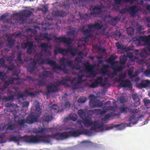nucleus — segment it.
<instances>
[{"label":"nucleus","mask_w":150,"mask_h":150,"mask_svg":"<svg viewBox=\"0 0 150 150\" xmlns=\"http://www.w3.org/2000/svg\"><path fill=\"white\" fill-rule=\"evenodd\" d=\"M33 13L30 10H25L19 13L12 14L10 18H7L4 26L6 28L11 27H17L18 25L25 23L27 21V18L30 17L33 15Z\"/></svg>","instance_id":"nucleus-1"},{"label":"nucleus","mask_w":150,"mask_h":150,"mask_svg":"<svg viewBox=\"0 0 150 150\" xmlns=\"http://www.w3.org/2000/svg\"><path fill=\"white\" fill-rule=\"evenodd\" d=\"M79 116L83 120V123L86 127H88L92 126L91 127L89 131L93 130L96 131L97 129L103 130L104 124L103 123H100L98 121H92L89 119L88 115L86 116V113L83 109H80L77 112Z\"/></svg>","instance_id":"nucleus-2"},{"label":"nucleus","mask_w":150,"mask_h":150,"mask_svg":"<svg viewBox=\"0 0 150 150\" xmlns=\"http://www.w3.org/2000/svg\"><path fill=\"white\" fill-rule=\"evenodd\" d=\"M9 139L10 141H13L15 142L22 141L27 143H40L39 135H25L22 137L20 135H12L10 136Z\"/></svg>","instance_id":"nucleus-3"},{"label":"nucleus","mask_w":150,"mask_h":150,"mask_svg":"<svg viewBox=\"0 0 150 150\" xmlns=\"http://www.w3.org/2000/svg\"><path fill=\"white\" fill-rule=\"evenodd\" d=\"M69 131V132H64L62 133L57 132L53 134H43L42 135H39V143L46 142L49 143L51 142V139H56L59 140V137H64L68 138L70 137Z\"/></svg>","instance_id":"nucleus-4"},{"label":"nucleus","mask_w":150,"mask_h":150,"mask_svg":"<svg viewBox=\"0 0 150 150\" xmlns=\"http://www.w3.org/2000/svg\"><path fill=\"white\" fill-rule=\"evenodd\" d=\"M103 27L102 24H100L99 23H96L94 24L89 23L87 25L88 29H86L83 30V33L84 35H89V38H90L93 36L92 30V29H101Z\"/></svg>","instance_id":"nucleus-5"},{"label":"nucleus","mask_w":150,"mask_h":150,"mask_svg":"<svg viewBox=\"0 0 150 150\" xmlns=\"http://www.w3.org/2000/svg\"><path fill=\"white\" fill-rule=\"evenodd\" d=\"M66 59L64 57H63L59 60V62L61 64V65H63L64 67L63 68L62 67L61 65H57L56 62L54 61L53 69L62 71L64 74H69V71L68 69L66 68L67 65L66 63Z\"/></svg>","instance_id":"nucleus-6"},{"label":"nucleus","mask_w":150,"mask_h":150,"mask_svg":"<svg viewBox=\"0 0 150 150\" xmlns=\"http://www.w3.org/2000/svg\"><path fill=\"white\" fill-rule=\"evenodd\" d=\"M64 81L62 80L57 81L54 84L50 83V85L47 86V91L46 92L47 94H50L52 92H55L58 91L57 87L60 85H63V83H64Z\"/></svg>","instance_id":"nucleus-7"},{"label":"nucleus","mask_w":150,"mask_h":150,"mask_svg":"<svg viewBox=\"0 0 150 150\" xmlns=\"http://www.w3.org/2000/svg\"><path fill=\"white\" fill-rule=\"evenodd\" d=\"M85 67V71L88 73L91 76L95 77L96 74L95 71L93 70L95 66L94 65H91L90 62H86L84 64Z\"/></svg>","instance_id":"nucleus-8"},{"label":"nucleus","mask_w":150,"mask_h":150,"mask_svg":"<svg viewBox=\"0 0 150 150\" xmlns=\"http://www.w3.org/2000/svg\"><path fill=\"white\" fill-rule=\"evenodd\" d=\"M40 115L31 112L26 117V122L28 124H33L34 122H38V118Z\"/></svg>","instance_id":"nucleus-9"},{"label":"nucleus","mask_w":150,"mask_h":150,"mask_svg":"<svg viewBox=\"0 0 150 150\" xmlns=\"http://www.w3.org/2000/svg\"><path fill=\"white\" fill-rule=\"evenodd\" d=\"M70 133V137L73 136L75 137L79 136L80 135L82 134H86L91 135L92 133L90 131L87 129L81 131L80 129H77V130H74V131H69Z\"/></svg>","instance_id":"nucleus-10"},{"label":"nucleus","mask_w":150,"mask_h":150,"mask_svg":"<svg viewBox=\"0 0 150 150\" xmlns=\"http://www.w3.org/2000/svg\"><path fill=\"white\" fill-rule=\"evenodd\" d=\"M103 10L102 8L99 5H96L91 11V13L92 16L96 17H100L102 16Z\"/></svg>","instance_id":"nucleus-11"},{"label":"nucleus","mask_w":150,"mask_h":150,"mask_svg":"<svg viewBox=\"0 0 150 150\" xmlns=\"http://www.w3.org/2000/svg\"><path fill=\"white\" fill-rule=\"evenodd\" d=\"M43 54L40 52L38 54V55L40 56V58L38 59L37 62L39 64H47L50 65L51 66L53 67L54 60L50 59V58H47L46 59H43L42 58Z\"/></svg>","instance_id":"nucleus-12"},{"label":"nucleus","mask_w":150,"mask_h":150,"mask_svg":"<svg viewBox=\"0 0 150 150\" xmlns=\"http://www.w3.org/2000/svg\"><path fill=\"white\" fill-rule=\"evenodd\" d=\"M103 79L101 77H97L96 79L91 84L88 83H86V86L89 88H95L98 87V84L102 83Z\"/></svg>","instance_id":"nucleus-13"},{"label":"nucleus","mask_w":150,"mask_h":150,"mask_svg":"<svg viewBox=\"0 0 150 150\" xmlns=\"http://www.w3.org/2000/svg\"><path fill=\"white\" fill-rule=\"evenodd\" d=\"M54 40L56 42H64L67 45L71 43L72 40L70 38H67L65 36H61V37H54Z\"/></svg>","instance_id":"nucleus-14"},{"label":"nucleus","mask_w":150,"mask_h":150,"mask_svg":"<svg viewBox=\"0 0 150 150\" xmlns=\"http://www.w3.org/2000/svg\"><path fill=\"white\" fill-rule=\"evenodd\" d=\"M136 85L137 87L139 88H146L150 85V81L149 80H142L140 83H136Z\"/></svg>","instance_id":"nucleus-15"},{"label":"nucleus","mask_w":150,"mask_h":150,"mask_svg":"<svg viewBox=\"0 0 150 150\" xmlns=\"http://www.w3.org/2000/svg\"><path fill=\"white\" fill-rule=\"evenodd\" d=\"M139 38L146 43L148 50L150 51V34L147 36H141Z\"/></svg>","instance_id":"nucleus-16"},{"label":"nucleus","mask_w":150,"mask_h":150,"mask_svg":"<svg viewBox=\"0 0 150 150\" xmlns=\"http://www.w3.org/2000/svg\"><path fill=\"white\" fill-rule=\"evenodd\" d=\"M37 62L34 60L29 64V66L27 68V70L30 73L33 72L37 68Z\"/></svg>","instance_id":"nucleus-17"},{"label":"nucleus","mask_w":150,"mask_h":150,"mask_svg":"<svg viewBox=\"0 0 150 150\" xmlns=\"http://www.w3.org/2000/svg\"><path fill=\"white\" fill-rule=\"evenodd\" d=\"M137 6L136 5H133L132 6H129L128 8V11L131 16H135L136 14L137 13L138 10H137Z\"/></svg>","instance_id":"nucleus-18"},{"label":"nucleus","mask_w":150,"mask_h":150,"mask_svg":"<svg viewBox=\"0 0 150 150\" xmlns=\"http://www.w3.org/2000/svg\"><path fill=\"white\" fill-rule=\"evenodd\" d=\"M66 49H63L61 47H55L54 50V55H57L59 54H61L63 55H66Z\"/></svg>","instance_id":"nucleus-19"},{"label":"nucleus","mask_w":150,"mask_h":150,"mask_svg":"<svg viewBox=\"0 0 150 150\" xmlns=\"http://www.w3.org/2000/svg\"><path fill=\"white\" fill-rule=\"evenodd\" d=\"M132 98L134 101V106L135 107H137L140 104V99H139L138 96L137 94L132 95Z\"/></svg>","instance_id":"nucleus-20"},{"label":"nucleus","mask_w":150,"mask_h":150,"mask_svg":"<svg viewBox=\"0 0 150 150\" xmlns=\"http://www.w3.org/2000/svg\"><path fill=\"white\" fill-rule=\"evenodd\" d=\"M120 86L122 87H124V88H126V87H131L132 86V84L130 81L128 79L122 81L121 82H120Z\"/></svg>","instance_id":"nucleus-21"},{"label":"nucleus","mask_w":150,"mask_h":150,"mask_svg":"<svg viewBox=\"0 0 150 150\" xmlns=\"http://www.w3.org/2000/svg\"><path fill=\"white\" fill-rule=\"evenodd\" d=\"M52 75V74L49 71H44L42 72V74L39 75V78L43 79H45L48 77H51Z\"/></svg>","instance_id":"nucleus-22"},{"label":"nucleus","mask_w":150,"mask_h":150,"mask_svg":"<svg viewBox=\"0 0 150 150\" xmlns=\"http://www.w3.org/2000/svg\"><path fill=\"white\" fill-rule=\"evenodd\" d=\"M120 19L121 17L120 16H117L115 17L112 18L109 21V23L112 25H115L120 20Z\"/></svg>","instance_id":"nucleus-23"},{"label":"nucleus","mask_w":150,"mask_h":150,"mask_svg":"<svg viewBox=\"0 0 150 150\" xmlns=\"http://www.w3.org/2000/svg\"><path fill=\"white\" fill-rule=\"evenodd\" d=\"M42 50H43L45 52H48V50L51 49V46H49L48 44L45 43V42H42L40 45Z\"/></svg>","instance_id":"nucleus-24"},{"label":"nucleus","mask_w":150,"mask_h":150,"mask_svg":"<svg viewBox=\"0 0 150 150\" xmlns=\"http://www.w3.org/2000/svg\"><path fill=\"white\" fill-rule=\"evenodd\" d=\"M67 50V51L66 50V55L70 52V53L71 54L72 56L74 57L76 55V52L77 49L76 48L74 49V48H67L66 49Z\"/></svg>","instance_id":"nucleus-25"},{"label":"nucleus","mask_w":150,"mask_h":150,"mask_svg":"<svg viewBox=\"0 0 150 150\" xmlns=\"http://www.w3.org/2000/svg\"><path fill=\"white\" fill-rule=\"evenodd\" d=\"M77 79L78 80V82L80 85H81L82 82L85 81L87 80V79L84 74L79 75L77 78Z\"/></svg>","instance_id":"nucleus-26"},{"label":"nucleus","mask_w":150,"mask_h":150,"mask_svg":"<svg viewBox=\"0 0 150 150\" xmlns=\"http://www.w3.org/2000/svg\"><path fill=\"white\" fill-rule=\"evenodd\" d=\"M71 4H72L71 0H64V2L63 3V5L66 9H68Z\"/></svg>","instance_id":"nucleus-27"},{"label":"nucleus","mask_w":150,"mask_h":150,"mask_svg":"<svg viewBox=\"0 0 150 150\" xmlns=\"http://www.w3.org/2000/svg\"><path fill=\"white\" fill-rule=\"evenodd\" d=\"M116 58V57H115L114 55H111L108 59V62L111 64L112 68L115 65L116 62H114V60Z\"/></svg>","instance_id":"nucleus-28"},{"label":"nucleus","mask_w":150,"mask_h":150,"mask_svg":"<svg viewBox=\"0 0 150 150\" xmlns=\"http://www.w3.org/2000/svg\"><path fill=\"white\" fill-rule=\"evenodd\" d=\"M18 124L21 127H23L26 128L28 127V125L26 124V119H23L20 120L18 121Z\"/></svg>","instance_id":"nucleus-29"},{"label":"nucleus","mask_w":150,"mask_h":150,"mask_svg":"<svg viewBox=\"0 0 150 150\" xmlns=\"http://www.w3.org/2000/svg\"><path fill=\"white\" fill-rule=\"evenodd\" d=\"M103 67L100 69V72L101 74H103V75H105L107 73L108 69L109 68V67L108 65L104 64V65H103Z\"/></svg>","instance_id":"nucleus-30"},{"label":"nucleus","mask_w":150,"mask_h":150,"mask_svg":"<svg viewBox=\"0 0 150 150\" xmlns=\"http://www.w3.org/2000/svg\"><path fill=\"white\" fill-rule=\"evenodd\" d=\"M96 0H79V7L85 6L88 2L90 1H95Z\"/></svg>","instance_id":"nucleus-31"},{"label":"nucleus","mask_w":150,"mask_h":150,"mask_svg":"<svg viewBox=\"0 0 150 150\" xmlns=\"http://www.w3.org/2000/svg\"><path fill=\"white\" fill-rule=\"evenodd\" d=\"M6 41L8 42V46L10 48L13 47L15 42V40H13L11 37H8L6 39Z\"/></svg>","instance_id":"nucleus-32"},{"label":"nucleus","mask_w":150,"mask_h":150,"mask_svg":"<svg viewBox=\"0 0 150 150\" xmlns=\"http://www.w3.org/2000/svg\"><path fill=\"white\" fill-rule=\"evenodd\" d=\"M127 60V57L125 55H123L120 57V64L121 65L125 64Z\"/></svg>","instance_id":"nucleus-33"},{"label":"nucleus","mask_w":150,"mask_h":150,"mask_svg":"<svg viewBox=\"0 0 150 150\" xmlns=\"http://www.w3.org/2000/svg\"><path fill=\"white\" fill-rule=\"evenodd\" d=\"M76 80V78H73L72 79H71V77L68 76H66L63 78L62 81H64V83L62 84V85H65L66 84L67 81H75Z\"/></svg>","instance_id":"nucleus-34"},{"label":"nucleus","mask_w":150,"mask_h":150,"mask_svg":"<svg viewBox=\"0 0 150 150\" xmlns=\"http://www.w3.org/2000/svg\"><path fill=\"white\" fill-rule=\"evenodd\" d=\"M129 120L130 122L132 124H136L138 121V118L135 117L134 115H132L130 116L129 118Z\"/></svg>","instance_id":"nucleus-35"},{"label":"nucleus","mask_w":150,"mask_h":150,"mask_svg":"<svg viewBox=\"0 0 150 150\" xmlns=\"http://www.w3.org/2000/svg\"><path fill=\"white\" fill-rule=\"evenodd\" d=\"M53 118L52 116L51 115H45L42 118L43 120L45 122H49V121H51Z\"/></svg>","instance_id":"nucleus-36"},{"label":"nucleus","mask_w":150,"mask_h":150,"mask_svg":"<svg viewBox=\"0 0 150 150\" xmlns=\"http://www.w3.org/2000/svg\"><path fill=\"white\" fill-rule=\"evenodd\" d=\"M13 83L14 81L13 80H10L8 81H6L4 83L3 88H6L10 84H13Z\"/></svg>","instance_id":"nucleus-37"},{"label":"nucleus","mask_w":150,"mask_h":150,"mask_svg":"<svg viewBox=\"0 0 150 150\" xmlns=\"http://www.w3.org/2000/svg\"><path fill=\"white\" fill-rule=\"evenodd\" d=\"M126 74L125 73H121L119 74V79H116V81L117 82L119 83V85H120V83L122 81V79H123V78H125L126 77Z\"/></svg>","instance_id":"nucleus-38"},{"label":"nucleus","mask_w":150,"mask_h":150,"mask_svg":"<svg viewBox=\"0 0 150 150\" xmlns=\"http://www.w3.org/2000/svg\"><path fill=\"white\" fill-rule=\"evenodd\" d=\"M49 34L48 33H41L40 34V36L43 37L44 38L46 39L47 41H50L52 40V39L50 37L48 36Z\"/></svg>","instance_id":"nucleus-39"},{"label":"nucleus","mask_w":150,"mask_h":150,"mask_svg":"<svg viewBox=\"0 0 150 150\" xmlns=\"http://www.w3.org/2000/svg\"><path fill=\"white\" fill-rule=\"evenodd\" d=\"M145 106L147 108H150V100L145 98L143 100Z\"/></svg>","instance_id":"nucleus-40"},{"label":"nucleus","mask_w":150,"mask_h":150,"mask_svg":"<svg viewBox=\"0 0 150 150\" xmlns=\"http://www.w3.org/2000/svg\"><path fill=\"white\" fill-rule=\"evenodd\" d=\"M12 80H13L14 83V80H18V79H19V74H16V72H13V73L12 74Z\"/></svg>","instance_id":"nucleus-41"},{"label":"nucleus","mask_w":150,"mask_h":150,"mask_svg":"<svg viewBox=\"0 0 150 150\" xmlns=\"http://www.w3.org/2000/svg\"><path fill=\"white\" fill-rule=\"evenodd\" d=\"M81 87L79 83L78 82V80H77L76 82L74 83L72 86L73 89H78V88H81Z\"/></svg>","instance_id":"nucleus-42"},{"label":"nucleus","mask_w":150,"mask_h":150,"mask_svg":"<svg viewBox=\"0 0 150 150\" xmlns=\"http://www.w3.org/2000/svg\"><path fill=\"white\" fill-rule=\"evenodd\" d=\"M68 33L69 34L71 35H74L76 31L75 28L72 27H70Z\"/></svg>","instance_id":"nucleus-43"},{"label":"nucleus","mask_w":150,"mask_h":150,"mask_svg":"<svg viewBox=\"0 0 150 150\" xmlns=\"http://www.w3.org/2000/svg\"><path fill=\"white\" fill-rule=\"evenodd\" d=\"M133 69H128V70L127 71V73L128 75L129 76L131 77H134L135 75H134V74H133Z\"/></svg>","instance_id":"nucleus-44"},{"label":"nucleus","mask_w":150,"mask_h":150,"mask_svg":"<svg viewBox=\"0 0 150 150\" xmlns=\"http://www.w3.org/2000/svg\"><path fill=\"white\" fill-rule=\"evenodd\" d=\"M134 29L132 28H128L127 29V32L128 35H132L134 33Z\"/></svg>","instance_id":"nucleus-45"},{"label":"nucleus","mask_w":150,"mask_h":150,"mask_svg":"<svg viewBox=\"0 0 150 150\" xmlns=\"http://www.w3.org/2000/svg\"><path fill=\"white\" fill-rule=\"evenodd\" d=\"M25 92L26 94L28 95V96H35V95H37V92H29V91L28 89H25Z\"/></svg>","instance_id":"nucleus-46"},{"label":"nucleus","mask_w":150,"mask_h":150,"mask_svg":"<svg viewBox=\"0 0 150 150\" xmlns=\"http://www.w3.org/2000/svg\"><path fill=\"white\" fill-rule=\"evenodd\" d=\"M93 47L95 48L98 50V51H102L103 52H105L106 51V50L105 49L102 48L100 46H98L96 45V46H94Z\"/></svg>","instance_id":"nucleus-47"},{"label":"nucleus","mask_w":150,"mask_h":150,"mask_svg":"<svg viewBox=\"0 0 150 150\" xmlns=\"http://www.w3.org/2000/svg\"><path fill=\"white\" fill-rule=\"evenodd\" d=\"M73 69L79 71V73H82L84 71L83 69H81V67L79 66H75L73 67Z\"/></svg>","instance_id":"nucleus-48"},{"label":"nucleus","mask_w":150,"mask_h":150,"mask_svg":"<svg viewBox=\"0 0 150 150\" xmlns=\"http://www.w3.org/2000/svg\"><path fill=\"white\" fill-rule=\"evenodd\" d=\"M8 133L7 132H6L5 133H3L0 134V143H3L4 142L3 141V139L5 138L6 136V134Z\"/></svg>","instance_id":"nucleus-49"},{"label":"nucleus","mask_w":150,"mask_h":150,"mask_svg":"<svg viewBox=\"0 0 150 150\" xmlns=\"http://www.w3.org/2000/svg\"><path fill=\"white\" fill-rule=\"evenodd\" d=\"M87 100L86 97H80L78 100V102L80 103H84Z\"/></svg>","instance_id":"nucleus-50"},{"label":"nucleus","mask_w":150,"mask_h":150,"mask_svg":"<svg viewBox=\"0 0 150 150\" xmlns=\"http://www.w3.org/2000/svg\"><path fill=\"white\" fill-rule=\"evenodd\" d=\"M24 44L25 45V47H24L25 49L28 46L31 47L32 48H33V43L32 42H27V43H24Z\"/></svg>","instance_id":"nucleus-51"},{"label":"nucleus","mask_w":150,"mask_h":150,"mask_svg":"<svg viewBox=\"0 0 150 150\" xmlns=\"http://www.w3.org/2000/svg\"><path fill=\"white\" fill-rule=\"evenodd\" d=\"M64 12L63 11H57L55 12L56 14L59 16L63 17L64 16Z\"/></svg>","instance_id":"nucleus-52"},{"label":"nucleus","mask_w":150,"mask_h":150,"mask_svg":"<svg viewBox=\"0 0 150 150\" xmlns=\"http://www.w3.org/2000/svg\"><path fill=\"white\" fill-rule=\"evenodd\" d=\"M7 93H8L9 95V96H13V98L12 100H13V99H14L15 96V92H13V91L12 90H9V89H8L7 91Z\"/></svg>","instance_id":"nucleus-53"},{"label":"nucleus","mask_w":150,"mask_h":150,"mask_svg":"<svg viewBox=\"0 0 150 150\" xmlns=\"http://www.w3.org/2000/svg\"><path fill=\"white\" fill-rule=\"evenodd\" d=\"M127 109H128L127 106H126L125 107H121L119 108L120 110L122 113H126L127 110Z\"/></svg>","instance_id":"nucleus-54"},{"label":"nucleus","mask_w":150,"mask_h":150,"mask_svg":"<svg viewBox=\"0 0 150 150\" xmlns=\"http://www.w3.org/2000/svg\"><path fill=\"white\" fill-rule=\"evenodd\" d=\"M7 127L6 128V131L7 132V130H13L14 128V126L13 124H8L7 125Z\"/></svg>","instance_id":"nucleus-55"},{"label":"nucleus","mask_w":150,"mask_h":150,"mask_svg":"<svg viewBox=\"0 0 150 150\" xmlns=\"http://www.w3.org/2000/svg\"><path fill=\"white\" fill-rule=\"evenodd\" d=\"M46 83L45 81H42L39 80L38 81V85L40 86H44Z\"/></svg>","instance_id":"nucleus-56"},{"label":"nucleus","mask_w":150,"mask_h":150,"mask_svg":"<svg viewBox=\"0 0 150 150\" xmlns=\"http://www.w3.org/2000/svg\"><path fill=\"white\" fill-rule=\"evenodd\" d=\"M47 129L46 128H41V129L39 130H38V131H37L36 132V133H42V134L43 133H44V132H45L47 131Z\"/></svg>","instance_id":"nucleus-57"},{"label":"nucleus","mask_w":150,"mask_h":150,"mask_svg":"<svg viewBox=\"0 0 150 150\" xmlns=\"http://www.w3.org/2000/svg\"><path fill=\"white\" fill-rule=\"evenodd\" d=\"M79 0H71V4L73 3L75 6L79 7Z\"/></svg>","instance_id":"nucleus-58"},{"label":"nucleus","mask_w":150,"mask_h":150,"mask_svg":"<svg viewBox=\"0 0 150 150\" xmlns=\"http://www.w3.org/2000/svg\"><path fill=\"white\" fill-rule=\"evenodd\" d=\"M127 11H128V8H124L119 11L120 13L122 14H125Z\"/></svg>","instance_id":"nucleus-59"},{"label":"nucleus","mask_w":150,"mask_h":150,"mask_svg":"<svg viewBox=\"0 0 150 150\" xmlns=\"http://www.w3.org/2000/svg\"><path fill=\"white\" fill-rule=\"evenodd\" d=\"M57 106L56 104H53L51 107H50V110L52 111L53 110H57Z\"/></svg>","instance_id":"nucleus-60"},{"label":"nucleus","mask_w":150,"mask_h":150,"mask_svg":"<svg viewBox=\"0 0 150 150\" xmlns=\"http://www.w3.org/2000/svg\"><path fill=\"white\" fill-rule=\"evenodd\" d=\"M66 63L67 65L68 66H71L73 65V61L72 60L68 61L66 59Z\"/></svg>","instance_id":"nucleus-61"},{"label":"nucleus","mask_w":150,"mask_h":150,"mask_svg":"<svg viewBox=\"0 0 150 150\" xmlns=\"http://www.w3.org/2000/svg\"><path fill=\"white\" fill-rule=\"evenodd\" d=\"M129 111L132 114H135V113H138L139 112V110L137 109H129Z\"/></svg>","instance_id":"nucleus-62"},{"label":"nucleus","mask_w":150,"mask_h":150,"mask_svg":"<svg viewBox=\"0 0 150 150\" xmlns=\"http://www.w3.org/2000/svg\"><path fill=\"white\" fill-rule=\"evenodd\" d=\"M116 69L115 70L117 71V72H118V71H121L123 70V67H122V66H116Z\"/></svg>","instance_id":"nucleus-63"},{"label":"nucleus","mask_w":150,"mask_h":150,"mask_svg":"<svg viewBox=\"0 0 150 150\" xmlns=\"http://www.w3.org/2000/svg\"><path fill=\"white\" fill-rule=\"evenodd\" d=\"M22 54L21 52H20L18 55L17 59L19 62H21L23 61V59L22 58Z\"/></svg>","instance_id":"nucleus-64"}]
</instances>
